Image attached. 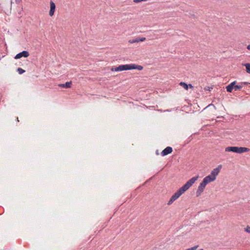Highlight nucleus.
<instances>
[{
    "label": "nucleus",
    "mask_w": 250,
    "mask_h": 250,
    "mask_svg": "<svg viewBox=\"0 0 250 250\" xmlns=\"http://www.w3.org/2000/svg\"><path fill=\"white\" fill-rule=\"evenodd\" d=\"M212 88V87L207 86L204 88V90L206 91H210Z\"/></svg>",
    "instance_id": "nucleus-18"
},
{
    "label": "nucleus",
    "mask_w": 250,
    "mask_h": 250,
    "mask_svg": "<svg viewBox=\"0 0 250 250\" xmlns=\"http://www.w3.org/2000/svg\"><path fill=\"white\" fill-rule=\"evenodd\" d=\"M199 178V175L191 178L186 183L180 188L170 198L167 203L168 205L172 204L174 201L177 200L182 194L188 190L189 188Z\"/></svg>",
    "instance_id": "nucleus-1"
},
{
    "label": "nucleus",
    "mask_w": 250,
    "mask_h": 250,
    "mask_svg": "<svg viewBox=\"0 0 250 250\" xmlns=\"http://www.w3.org/2000/svg\"><path fill=\"white\" fill-rule=\"evenodd\" d=\"M243 65L246 67L247 72L250 74V63H245Z\"/></svg>",
    "instance_id": "nucleus-13"
},
{
    "label": "nucleus",
    "mask_w": 250,
    "mask_h": 250,
    "mask_svg": "<svg viewBox=\"0 0 250 250\" xmlns=\"http://www.w3.org/2000/svg\"><path fill=\"white\" fill-rule=\"evenodd\" d=\"M143 69V67L141 65L135 64H123L119 65L118 67H112L111 69L112 71H122L124 70H128L131 69H138L139 70H142Z\"/></svg>",
    "instance_id": "nucleus-2"
},
{
    "label": "nucleus",
    "mask_w": 250,
    "mask_h": 250,
    "mask_svg": "<svg viewBox=\"0 0 250 250\" xmlns=\"http://www.w3.org/2000/svg\"><path fill=\"white\" fill-rule=\"evenodd\" d=\"M172 151V148L170 146H167L165 148L162 152L161 155L163 156H165L167 155L170 153H171Z\"/></svg>",
    "instance_id": "nucleus-7"
},
{
    "label": "nucleus",
    "mask_w": 250,
    "mask_h": 250,
    "mask_svg": "<svg viewBox=\"0 0 250 250\" xmlns=\"http://www.w3.org/2000/svg\"><path fill=\"white\" fill-rule=\"evenodd\" d=\"M29 56V53L27 51H23L18 54H17L16 56L15 57V58L16 59H19L21 58L24 57L25 58H27Z\"/></svg>",
    "instance_id": "nucleus-5"
},
{
    "label": "nucleus",
    "mask_w": 250,
    "mask_h": 250,
    "mask_svg": "<svg viewBox=\"0 0 250 250\" xmlns=\"http://www.w3.org/2000/svg\"><path fill=\"white\" fill-rule=\"evenodd\" d=\"M247 49H248V50H250V44H249V45H248L247 46Z\"/></svg>",
    "instance_id": "nucleus-23"
},
{
    "label": "nucleus",
    "mask_w": 250,
    "mask_h": 250,
    "mask_svg": "<svg viewBox=\"0 0 250 250\" xmlns=\"http://www.w3.org/2000/svg\"><path fill=\"white\" fill-rule=\"evenodd\" d=\"M50 9L49 11V14L50 16H52L54 14L56 8L55 4L52 1H50Z\"/></svg>",
    "instance_id": "nucleus-10"
},
{
    "label": "nucleus",
    "mask_w": 250,
    "mask_h": 250,
    "mask_svg": "<svg viewBox=\"0 0 250 250\" xmlns=\"http://www.w3.org/2000/svg\"><path fill=\"white\" fill-rule=\"evenodd\" d=\"M207 184L203 181L199 185L196 191V196L199 197L204 191Z\"/></svg>",
    "instance_id": "nucleus-3"
},
{
    "label": "nucleus",
    "mask_w": 250,
    "mask_h": 250,
    "mask_svg": "<svg viewBox=\"0 0 250 250\" xmlns=\"http://www.w3.org/2000/svg\"><path fill=\"white\" fill-rule=\"evenodd\" d=\"M17 71L18 72V73L20 74H22V73H23L24 72H25V70L22 69V68H18L17 69Z\"/></svg>",
    "instance_id": "nucleus-17"
},
{
    "label": "nucleus",
    "mask_w": 250,
    "mask_h": 250,
    "mask_svg": "<svg viewBox=\"0 0 250 250\" xmlns=\"http://www.w3.org/2000/svg\"><path fill=\"white\" fill-rule=\"evenodd\" d=\"M234 150V146H229L226 148L225 151L226 152H233Z\"/></svg>",
    "instance_id": "nucleus-14"
},
{
    "label": "nucleus",
    "mask_w": 250,
    "mask_h": 250,
    "mask_svg": "<svg viewBox=\"0 0 250 250\" xmlns=\"http://www.w3.org/2000/svg\"><path fill=\"white\" fill-rule=\"evenodd\" d=\"M21 0H16V2L19 3L21 1Z\"/></svg>",
    "instance_id": "nucleus-24"
},
{
    "label": "nucleus",
    "mask_w": 250,
    "mask_h": 250,
    "mask_svg": "<svg viewBox=\"0 0 250 250\" xmlns=\"http://www.w3.org/2000/svg\"><path fill=\"white\" fill-rule=\"evenodd\" d=\"M250 150V148L247 147L234 146V152L241 154L244 152H249Z\"/></svg>",
    "instance_id": "nucleus-4"
},
{
    "label": "nucleus",
    "mask_w": 250,
    "mask_h": 250,
    "mask_svg": "<svg viewBox=\"0 0 250 250\" xmlns=\"http://www.w3.org/2000/svg\"><path fill=\"white\" fill-rule=\"evenodd\" d=\"M242 87H243V83H240L238 85H236V84H235V86H234V90L237 91L238 90L241 89Z\"/></svg>",
    "instance_id": "nucleus-12"
},
{
    "label": "nucleus",
    "mask_w": 250,
    "mask_h": 250,
    "mask_svg": "<svg viewBox=\"0 0 250 250\" xmlns=\"http://www.w3.org/2000/svg\"><path fill=\"white\" fill-rule=\"evenodd\" d=\"M200 250H204L203 249H200Z\"/></svg>",
    "instance_id": "nucleus-26"
},
{
    "label": "nucleus",
    "mask_w": 250,
    "mask_h": 250,
    "mask_svg": "<svg viewBox=\"0 0 250 250\" xmlns=\"http://www.w3.org/2000/svg\"><path fill=\"white\" fill-rule=\"evenodd\" d=\"M72 84V82L71 81L67 82L65 83L64 84H59L58 86L61 87H63V88H70L71 87V85Z\"/></svg>",
    "instance_id": "nucleus-11"
},
{
    "label": "nucleus",
    "mask_w": 250,
    "mask_h": 250,
    "mask_svg": "<svg viewBox=\"0 0 250 250\" xmlns=\"http://www.w3.org/2000/svg\"><path fill=\"white\" fill-rule=\"evenodd\" d=\"M236 82L234 81L232 83H231L229 84L228 86H226V88L227 90V91L228 92H231L232 90L234 89V86L236 84Z\"/></svg>",
    "instance_id": "nucleus-9"
},
{
    "label": "nucleus",
    "mask_w": 250,
    "mask_h": 250,
    "mask_svg": "<svg viewBox=\"0 0 250 250\" xmlns=\"http://www.w3.org/2000/svg\"><path fill=\"white\" fill-rule=\"evenodd\" d=\"M180 85L183 86L186 90H188V85L185 82H181Z\"/></svg>",
    "instance_id": "nucleus-15"
},
{
    "label": "nucleus",
    "mask_w": 250,
    "mask_h": 250,
    "mask_svg": "<svg viewBox=\"0 0 250 250\" xmlns=\"http://www.w3.org/2000/svg\"><path fill=\"white\" fill-rule=\"evenodd\" d=\"M146 40V38H141L139 39V42H144Z\"/></svg>",
    "instance_id": "nucleus-19"
},
{
    "label": "nucleus",
    "mask_w": 250,
    "mask_h": 250,
    "mask_svg": "<svg viewBox=\"0 0 250 250\" xmlns=\"http://www.w3.org/2000/svg\"><path fill=\"white\" fill-rule=\"evenodd\" d=\"M246 231L247 232H250V227H247V228H246Z\"/></svg>",
    "instance_id": "nucleus-21"
},
{
    "label": "nucleus",
    "mask_w": 250,
    "mask_h": 250,
    "mask_svg": "<svg viewBox=\"0 0 250 250\" xmlns=\"http://www.w3.org/2000/svg\"><path fill=\"white\" fill-rule=\"evenodd\" d=\"M215 180V177H213L210 175H209L205 177L203 181L207 185L208 183L213 182Z\"/></svg>",
    "instance_id": "nucleus-8"
},
{
    "label": "nucleus",
    "mask_w": 250,
    "mask_h": 250,
    "mask_svg": "<svg viewBox=\"0 0 250 250\" xmlns=\"http://www.w3.org/2000/svg\"><path fill=\"white\" fill-rule=\"evenodd\" d=\"M188 87H190V88H193V86L191 84H188Z\"/></svg>",
    "instance_id": "nucleus-22"
},
{
    "label": "nucleus",
    "mask_w": 250,
    "mask_h": 250,
    "mask_svg": "<svg viewBox=\"0 0 250 250\" xmlns=\"http://www.w3.org/2000/svg\"><path fill=\"white\" fill-rule=\"evenodd\" d=\"M133 1L135 2V3H139V2H141L142 1V0H134Z\"/></svg>",
    "instance_id": "nucleus-20"
},
{
    "label": "nucleus",
    "mask_w": 250,
    "mask_h": 250,
    "mask_svg": "<svg viewBox=\"0 0 250 250\" xmlns=\"http://www.w3.org/2000/svg\"><path fill=\"white\" fill-rule=\"evenodd\" d=\"M139 42V38H136L135 39H133V40H130L129 41V42L130 43H136V42Z\"/></svg>",
    "instance_id": "nucleus-16"
},
{
    "label": "nucleus",
    "mask_w": 250,
    "mask_h": 250,
    "mask_svg": "<svg viewBox=\"0 0 250 250\" xmlns=\"http://www.w3.org/2000/svg\"><path fill=\"white\" fill-rule=\"evenodd\" d=\"M221 167H222V166L219 165V166H218V167H217L214 168L211 171L210 175L212 176L213 177H215V179H216V177L219 174Z\"/></svg>",
    "instance_id": "nucleus-6"
},
{
    "label": "nucleus",
    "mask_w": 250,
    "mask_h": 250,
    "mask_svg": "<svg viewBox=\"0 0 250 250\" xmlns=\"http://www.w3.org/2000/svg\"><path fill=\"white\" fill-rule=\"evenodd\" d=\"M243 83V84H248V83L247 82H244V83Z\"/></svg>",
    "instance_id": "nucleus-25"
}]
</instances>
